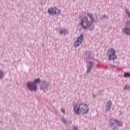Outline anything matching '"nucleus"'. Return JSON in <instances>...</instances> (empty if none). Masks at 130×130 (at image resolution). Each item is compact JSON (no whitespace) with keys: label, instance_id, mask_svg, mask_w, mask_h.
Wrapping results in <instances>:
<instances>
[{"label":"nucleus","instance_id":"obj_5","mask_svg":"<svg viewBox=\"0 0 130 130\" xmlns=\"http://www.w3.org/2000/svg\"><path fill=\"white\" fill-rule=\"evenodd\" d=\"M84 40V35L83 34H81L80 36L77 38V40L75 42V47H78V46H80L81 45L82 42H83Z\"/></svg>","mask_w":130,"mask_h":130},{"label":"nucleus","instance_id":"obj_3","mask_svg":"<svg viewBox=\"0 0 130 130\" xmlns=\"http://www.w3.org/2000/svg\"><path fill=\"white\" fill-rule=\"evenodd\" d=\"M108 55L109 57V59H110V60H111V59H115L117 58L115 50H114V49H113V48L108 50Z\"/></svg>","mask_w":130,"mask_h":130},{"label":"nucleus","instance_id":"obj_7","mask_svg":"<svg viewBox=\"0 0 130 130\" xmlns=\"http://www.w3.org/2000/svg\"><path fill=\"white\" fill-rule=\"evenodd\" d=\"M41 82L40 79H36L34 81V91H36L37 89V84Z\"/></svg>","mask_w":130,"mask_h":130},{"label":"nucleus","instance_id":"obj_14","mask_svg":"<svg viewBox=\"0 0 130 130\" xmlns=\"http://www.w3.org/2000/svg\"><path fill=\"white\" fill-rule=\"evenodd\" d=\"M4 77V73L0 70V78H3Z\"/></svg>","mask_w":130,"mask_h":130},{"label":"nucleus","instance_id":"obj_10","mask_svg":"<svg viewBox=\"0 0 130 130\" xmlns=\"http://www.w3.org/2000/svg\"><path fill=\"white\" fill-rule=\"evenodd\" d=\"M123 33L124 34H130V29L128 28H124L123 29Z\"/></svg>","mask_w":130,"mask_h":130},{"label":"nucleus","instance_id":"obj_9","mask_svg":"<svg viewBox=\"0 0 130 130\" xmlns=\"http://www.w3.org/2000/svg\"><path fill=\"white\" fill-rule=\"evenodd\" d=\"M112 104V102H111V101H109L108 102H107V108L106 109V111H109L110 110V109H111V106Z\"/></svg>","mask_w":130,"mask_h":130},{"label":"nucleus","instance_id":"obj_16","mask_svg":"<svg viewBox=\"0 0 130 130\" xmlns=\"http://www.w3.org/2000/svg\"><path fill=\"white\" fill-rule=\"evenodd\" d=\"M129 87H128V85H126L124 87V89H125V90H127L128 89H129Z\"/></svg>","mask_w":130,"mask_h":130},{"label":"nucleus","instance_id":"obj_4","mask_svg":"<svg viewBox=\"0 0 130 130\" xmlns=\"http://www.w3.org/2000/svg\"><path fill=\"white\" fill-rule=\"evenodd\" d=\"M117 124L119 125H122L123 123L115 119H111V121H110V126H111L112 128H116Z\"/></svg>","mask_w":130,"mask_h":130},{"label":"nucleus","instance_id":"obj_19","mask_svg":"<svg viewBox=\"0 0 130 130\" xmlns=\"http://www.w3.org/2000/svg\"><path fill=\"white\" fill-rule=\"evenodd\" d=\"M74 129L78 130V127L77 126H74Z\"/></svg>","mask_w":130,"mask_h":130},{"label":"nucleus","instance_id":"obj_17","mask_svg":"<svg viewBox=\"0 0 130 130\" xmlns=\"http://www.w3.org/2000/svg\"><path fill=\"white\" fill-rule=\"evenodd\" d=\"M126 14H127L128 16L130 17V13H129V12H128V11H127V10H126Z\"/></svg>","mask_w":130,"mask_h":130},{"label":"nucleus","instance_id":"obj_18","mask_svg":"<svg viewBox=\"0 0 130 130\" xmlns=\"http://www.w3.org/2000/svg\"><path fill=\"white\" fill-rule=\"evenodd\" d=\"M61 111H62V112H63V113H64V112H65V109H64V108H62Z\"/></svg>","mask_w":130,"mask_h":130},{"label":"nucleus","instance_id":"obj_1","mask_svg":"<svg viewBox=\"0 0 130 130\" xmlns=\"http://www.w3.org/2000/svg\"><path fill=\"white\" fill-rule=\"evenodd\" d=\"M74 110L77 114H80L81 112H82V113H87L89 111V107L87 104L83 103L80 104L79 107L77 105L74 106Z\"/></svg>","mask_w":130,"mask_h":130},{"label":"nucleus","instance_id":"obj_12","mask_svg":"<svg viewBox=\"0 0 130 130\" xmlns=\"http://www.w3.org/2000/svg\"><path fill=\"white\" fill-rule=\"evenodd\" d=\"M124 76L126 78L130 77V73H124Z\"/></svg>","mask_w":130,"mask_h":130},{"label":"nucleus","instance_id":"obj_15","mask_svg":"<svg viewBox=\"0 0 130 130\" xmlns=\"http://www.w3.org/2000/svg\"><path fill=\"white\" fill-rule=\"evenodd\" d=\"M66 30H62V31H60V34H62L63 33H66Z\"/></svg>","mask_w":130,"mask_h":130},{"label":"nucleus","instance_id":"obj_6","mask_svg":"<svg viewBox=\"0 0 130 130\" xmlns=\"http://www.w3.org/2000/svg\"><path fill=\"white\" fill-rule=\"evenodd\" d=\"M48 13L49 14H60L61 11L56 9V8H53V9H48Z\"/></svg>","mask_w":130,"mask_h":130},{"label":"nucleus","instance_id":"obj_11","mask_svg":"<svg viewBox=\"0 0 130 130\" xmlns=\"http://www.w3.org/2000/svg\"><path fill=\"white\" fill-rule=\"evenodd\" d=\"M88 63L90 64L89 67L87 69V73H89L91 70V68L93 64V62L92 61H89Z\"/></svg>","mask_w":130,"mask_h":130},{"label":"nucleus","instance_id":"obj_8","mask_svg":"<svg viewBox=\"0 0 130 130\" xmlns=\"http://www.w3.org/2000/svg\"><path fill=\"white\" fill-rule=\"evenodd\" d=\"M26 87L32 91L33 90V83L28 82L26 84Z\"/></svg>","mask_w":130,"mask_h":130},{"label":"nucleus","instance_id":"obj_13","mask_svg":"<svg viewBox=\"0 0 130 130\" xmlns=\"http://www.w3.org/2000/svg\"><path fill=\"white\" fill-rule=\"evenodd\" d=\"M88 15L89 18H90V19L92 21V23H93L94 20L92 17V15H91V14H88Z\"/></svg>","mask_w":130,"mask_h":130},{"label":"nucleus","instance_id":"obj_2","mask_svg":"<svg viewBox=\"0 0 130 130\" xmlns=\"http://www.w3.org/2000/svg\"><path fill=\"white\" fill-rule=\"evenodd\" d=\"M92 23H89L87 18H84L81 22V26L83 28V29H87L88 27H90Z\"/></svg>","mask_w":130,"mask_h":130}]
</instances>
